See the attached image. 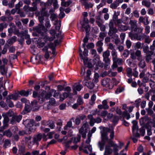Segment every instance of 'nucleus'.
<instances>
[{"instance_id":"1","label":"nucleus","mask_w":155,"mask_h":155,"mask_svg":"<svg viewBox=\"0 0 155 155\" xmlns=\"http://www.w3.org/2000/svg\"><path fill=\"white\" fill-rule=\"evenodd\" d=\"M100 128L101 130V140L98 142V146L100 150L102 151L104 150L106 143L107 142L110 147H113L114 155H118L117 151L118 150V146L113 141L114 136V131L108 128L102 126L100 127Z\"/></svg>"},{"instance_id":"2","label":"nucleus","mask_w":155,"mask_h":155,"mask_svg":"<svg viewBox=\"0 0 155 155\" xmlns=\"http://www.w3.org/2000/svg\"><path fill=\"white\" fill-rule=\"evenodd\" d=\"M109 30L108 32L109 36L114 37L115 35H117L116 33L118 31V29L114 26V23L112 20H111L109 23Z\"/></svg>"},{"instance_id":"3","label":"nucleus","mask_w":155,"mask_h":155,"mask_svg":"<svg viewBox=\"0 0 155 155\" xmlns=\"http://www.w3.org/2000/svg\"><path fill=\"white\" fill-rule=\"evenodd\" d=\"M51 96V90L47 93L43 91L38 97V101L40 103H42L45 99H48Z\"/></svg>"},{"instance_id":"4","label":"nucleus","mask_w":155,"mask_h":155,"mask_svg":"<svg viewBox=\"0 0 155 155\" xmlns=\"http://www.w3.org/2000/svg\"><path fill=\"white\" fill-rule=\"evenodd\" d=\"M32 29L34 31H36L41 36H43L44 32H46L47 31V29H46L45 26L43 24H39L38 26L34 27Z\"/></svg>"},{"instance_id":"5","label":"nucleus","mask_w":155,"mask_h":155,"mask_svg":"<svg viewBox=\"0 0 155 155\" xmlns=\"http://www.w3.org/2000/svg\"><path fill=\"white\" fill-rule=\"evenodd\" d=\"M110 55V52L108 50H107L103 52V61L105 62L104 66V68L106 69L107 66L109 65L110 62V60L109 58Z\"/></svg>"},{"instance_id":"6","label":"nucleus","mask_w":155,"mask_h":155,"mask_svg":"<svg viewBox=\"0 0 155 155\" xmlns=\"http://www.w3.org/2000/svg\"><path fill=\"white\" fill-rule=\"evenodd\" d=\"M102 85L108 87L109 89H111L113 87V85L109 79H103L102 81Z\"/></svg>"},{"instance_id":"7","label":"nucleus","mask_w":155,"mask_h":155,"mask_svg":"<svg viewBox=\"0 0 155 155\" xmlns=\"http://www.w3.org/2000/svg\"><path fill=\"white\" fill-rule=\"evenodd\" d=\"M36 123L35 121L33 120H31L27 124V126L28 129V134H30L33 130V129L32 127L35 126H37Z\"/></svg>"},{"instance_id":"8","label":"nucleus","mask_w":155,"mask_h":155,"mask_svg":"<svg viewBox=\"0 0 155 155\" xmlns=\"http://www.w3.org/2000/svg\"><path fill=\"white\" fill-rule=\"evenodd\" d=\"M72 95L71 93H67L66 92H64L62 94L60 95V101H63L65 98L68 97L70 98H72Z\"/></svg>"},{"instance_id":"9","label":"nucleus","mask_w":155,"mask_h":155,"mask_svg":"<svg viewBox=\"0 0 155 155\" xmlns=\"http://www.w3.org/2000/svg\"><path fill=\"white\" fill-rule=\"evenodd\" d=\"M42 137V135L40 133L34 135L33 138V142L38 143V142L41 140Z\"/></svg>"},{"instance_id":"10","label":"nucleus","mask_w":155,"mask_h":155,"mask_svg":"<svg viewBox=\"0 0 155 155\" xmlns=\"http://www.w3.org/2000/svg\"><path fill=\"white\" fill-rule=\"evenodd\" d=\"M113 152L112 149L110 147V146L106 145L105 147V151L104 155H109Z\"/></svg>"},{"instance_id":"11","label":"nucleus","mask_w":155,"mask_h":155,"mask_svg":"<svg viewBox=\"0 0 155 155\" xmlns=\"http://www.w3.org/2000/svg\"><path fill=\"white\" fill-rule=\"evenodd\" d=\"M137 34V33H134V31L133 30L128 33L129 37L132 40H137L138 38Z\"/></svg>"},{"instance_id":"12","label":"nucleus","mask_w":155,"mask_h":155,"mask_svg":"<svg viewBox=\"0 0 155 155\" xmlns=\"http://www.w3.org/2000/svg\"><path fill=\"white\" fill-rule=\"evenodd\" d=\"M129 24L130 25L131 29L133 31L135 29V28H136L138 27L137 21L136 20H130Z\"/></svg>"},{"instance_id":"13","label":"nucleus","mask_w":155,"mask_h":155,"mask_svg":"<svg viewBox=\"0 0 155 155\" xmlns=\"http://www.w3.org/2000/svg\"><path fill=\"white\" fill-rule=\"evenodd\" d=\"M20 96L18 94H12L8 95L6 98L8 99L11 100V99L15 101L17 100Z\"/></svg>"},{"instance_id":"14","label":"nucleus","mask_w":155,"mask_h":155,"mask_svg":"<svg viewBox=\"0 0 155 155\" xmlns=\"http://www.w3.org/2000/svg\"><path fill=\"white\" fill-rule=\"evenodd\" d=\"M83 85L87 86L89 88L92 89L93 88L94 84L91 81H87L86 80H84L83 82Z\"/></svg>"},{"instance_id":"15","label":"nucleus","mask_w":155,"mask_h":155,"mask_svg":"<svg viewBox=\"0 0 155 155\" xmlns=\"http://www.w3.org/2000/svg\"><path fill=\"white\" fill-rule=\"evenodd\" d=\"M23 9L24 11L26 12H35L36 11L33 6L30 7L28 5H25L23 8Z\"/></svg>"},{"instance_id":"16","label":"nucleus","mask_w":155,"mask_h":155,"mask_svg":"<svg viewBox=\"0 0 155 155\" xmlns=\"http://www.w3.org/2000/svg\"><path fill=\"white\" fill-rule=\"evenodd\" d=\"M118 31L119 30L121 32L126 31L128 29V27L127 26L122 25H118Z\"/></svg>"},{"instance_id":"17","label":"nucleus","mask_w":155,"mask_h":155,"mask_svg":"<svg viewBox=\"0 0 155 155\" xmlns=\"http://www.w3.org/2000/svg\"><path fill=\"white\" fill-rule=\"evenodd\" d=\"M82 87V86L81 85L75 84L74 86L73 89V92L74 94H77V92L76 91H79L81 90Z\"/></svg>"},{"instance_id":"18","label":"nucleus","mask_w":155,"mask_h":155,"mask_svg":"<svg viewBox=\"0 0 155 155\" xmlns=\"http://www.w3.org/2000/svg\"><path fill=\"white\" fill-rule=\"evenodd\" d=\"M13 114V112L11 110H9L7 113H3L2 114V116L3 117H11L12 116Z\"/></svg>"},{"instance_id":"19","label":"nucleus","mask_w":155,"mask_h":155,"mask_svg":"<svg viewBox=\"0 0 155 155\" xmlns=\"http://www.w3.org/2000/svg\"><path fill=\"white\" fill-rule=\"evenodd\" d=\"M87 117L90 120L89 124L91 126H93L95 123V119H94L91 115H89L87 116Z\"/></svg>"},{"instance_id":"20","label":"nucleus","mask_w":155,"mask_h":155,"mask_svg":"<svg viewBox=\"0 0 155 155\" xmlns=\"http://www.w3.org/2000/svg\"><path fill=\"white\" fill-rule=\"evenodd\" d=\"M3 117L4 118V119L3 122V129H4L8 127V122L9 120L8 117Z\"/></svg>"},{"instance_id":"21","label":"nucleus","mask_w":155,"mask_h":155,"mask_svg":"<svg viewBox=\"0 0 155 155\" xmlns=\"http://www.w3.org/2000/svg\"><path fill=\"white\" fill-rule=\"evenodd\" d=\"M153 54L152 51H149L148 53L147 54L145 60L147 62H149L152 59L151 56Z\"/></svg>"},{"instance_id":"22","label":"nucleus","mask_w":155,"mask_h":155,"mask_svg":"<svg viewBox=\"0 0 155 155\" xmlns=\"http://www.w3.org/2000/svg\"><path fill=\"white\" fill-rule=\"evenodd\" d=\"M113 21L114 22V23L115 25L117 27L118 25H120V24H121L123 21L122 20L120 19H118V18H113Z\"/></svg>"},{"instance_id":"23","label":"nucleus","mask_w":155,"mask_h":155,"mask_svg":"<svg viewBox=\"0 0 155 155\" xmlns=\"http://www.w3.org/2000/svg\"><path fill=\"white\" fill-rule=\"evenodd\" d=\"M86 129H84L82 127H81L79 130V133L81 134L82 137L84 138H85L86 137Z\"/></svg>"},{"instance_id":"24","label":"nucleus","mask_w":155,"mask_h":155,"mask_svg":"<svg viewBox=\"0 0 155 155\" xmlns=\"http://www.w3.org/2000/svg\"><path fill=\"white\" fill-rule=\"evenodd\" d=\"M138 60L140 61L138 65L140 67L142 68H143L145 67L146 66V63L144 60L141 58H140V60Z\"/></svg>"},{"instance_id":"25","label":"nucleus","mask_w":155,"mask_h":155,"mask_svg":"<svg viewBox=\"0 0 155 155\" xmlns=\"http://www.w3.org/2000/svg\"><path fill=\"white\" fill-rule=\"evenodd\" d=\"M82 52V51L80 50V58L81 59L83 60L84 64L85 65H87V64L88 63V59L87 57H84L83 56L81 53Z\"/></svg>"},{"instance_id":"26","label":"nucleus","mask_w":155,"mask_h":155,"mask_svg":"<svg viewBox=\"0 0 155 155\" xmlns=\"http://www.w3.org/2000/svg\"><path fill=\"white\" fill-rule=\"evenodd\" d=\"M119 3L117 1L114 2L112 3L110 5V8L112 9H116L118 6L119 5Z\"/></svg>"},{"instance_id":"27","label":"nucleus","mask_w":155,"mask_h":155,"mask_svg":"<svg viewBox=\"0 0 155 155\" xmlns=\"http://www.w3.org/2000/svg\"><path fill=\"white\" fill-rule=\"evenodd\" d=\"M16 37L15 36H14L11 38L8 39L7 41V42L8 44L11 45L16 41Z\"/></svg>"},{"instance_id":"28","label":"nucleus","mask_w":155,"mask_h":155,"mask_svg":"<svg viewBox=\"0 0 155 155\" xmlns=\"http://www.w3.org/2000/svg\"><path fill=\"white\" fill-rule=\"evenodd\" d=\"M99 61V55H96L94 56V59L93 60V64L95 65L97 64V63H100Z\"/></svg>"},{"instance_id":"29","label":"nucleus","mask_w":155,"mask_h":155,"mask_svg":"<svg viewBox=\"0 0 155 155\" xmlns=\"http://www.w3.org/2000/svg\"><path fill=\"white\" fill-rule=\"evenodd\" d=\"M82 5L84 6L85 8L87 9L89 8H92L93 7V5L92 3L91 2H88L87 1L83 3Z\"/></svg>"},{"instance_id":"30","label":"nucleus","mask_w":155,"mask_h":155,"mask_svg":"<svg viewBox=\"0 0 155 155\" xmlns=\"http://www.w3.org/2000/svg\"><path fill=\"white\" fill-rule=\"evenodd\" d=\"M74 120L73 118L71 119L70 120L68 121L66 125L64 127V129L65 130H68V128H70L72 127V123L71 120Z\"/></svg>"},{"instance_id":"31","label":"nucleus","mask_w":155,"mask_h":155,"mask_svg":"<svg viewBox=\"0 0 155 155\" xmlns=\"http://www.w3.org/2000/svg\"><path fill=\"white\" fill-rule=\"evenodd\" d=\"M103 22L101 23L98 24L97 25V26L100 27V30L102 32H104L106 29V27L105 25L103 24Z\"/></svg>"},{"instance_id":"32","label":"nucleus","mask_w":155,"mask_h":155,"mask_svg":"<svg viewBox=\"0 0 155 155\" xmlns=\"http://www.w3.org/2000/svg\"><path fill=\"white\" fill-rule=\"evenodd\" d=\"M82 27V28L84 29L87 33H88L90 30V26L87 24H83Z\"/></svg>"},{"instance_id":"33","label":"nucleus","mask_w":155,"mask_h":155,"mask_svg":"<svg viewBox=\"0 0 155 155\" xmlns=\"http://www.w3.org/2000/svg\"><path fill=\"white\" fill-rule=\"evenodd\" d=\"M111 55L112 57L113 60L116 59L117 57V53L115 49H113L111 52Z\"/></svg>"},{"instance_id":"34","label":"nucleus","mask_w":155,"mask_h":155,"mask_svg":"<svg viewBox=\"0 0 155 155\" xmlns=\"http://www.w3.org/2000/svg\"><path fill=\"white\" fill-rule=\"evenodd\" d=\"M112 38L114 39V43L116 45H117L120 43V40L118 38V35H115L114 37H112Z\"/></svg>"},{"instance_id":"35","label":"nucleus","mask_w":155,"mask_h":155,"mask_svg":"<svg viewBox=\"0 0 155 155\" xmlns=\"http://www.w3.org/2000/svg\"><path fill=\"white\" fill-rule=\"evenodd\" d=\"M0 71L1 74L3 75L5 74L6 73V70L4 65L0 66Z\"/></svg>"},{"instance_id":"36","label":"nucleus","mask_w":155,"mask_h":155,"mask_svg":"<svg viewBox=\"0 0 155 155\" xmlns=\"http://www.w3.org/2000/svg\"><path fill=\"white\" fill-rule=\"evenodd\" d=\"M3 135H6L7 137H11L12 135V133L11 131L9 130L8 129L4 131L3 133Z\"/></svg>"},{"instance_id":"37","label":"nucleus","mask_w":155,"mask_h":155,"mask_svg":"<svg viewBox=\"0 0 155 155\" xmlns=\"http://www.w3.org/2000/svg\"><path fill=\"white\" fill-rule=\"evenodd\" d=\"M142 4L143 5L145 6L148 8H149L151 5L150 2L146 0H143L142 1Z\"/></svg>"},{"instance_id":"38","label":"nucleus","mask_w":155,"mask_h":155,"mask_svg":"<svg viewBox=\"0 0 155 155\" xmlns=\"http://www.w3.org/2000/svg\"><path fill=\"white\" fill-rule=\"evenodd\" d=\"M72 3V2L70 0H69L67 2H61V5L62 6L65 7L68 6L71 4Z\"/></svg>"},{"instance_id":"39","label":"nucleus","mask_w":155,"mask_h":155,"mask_svg":"<svg viewBox=\"0 0 155 155\" xmlns=\"http://www.w3.org/2000/svg\"><path fill=\"white\" fill-rule=\"evenodd\" d=\"M96 23L97 25L98 24L101 23L103 22L102 19H101L100 15H97L95 16Z\"/></svg>"},{"instance_id":"40","label":"nucleus","mask_w":155,"mask_h":155,"mask_svg":"<svg viewBox=\"0 0 155 155\" xmlns=\"http://www.w3.org/2000/svg\"><path fill=\"white\" fill-rule=\"evenodd\" d=\"M54 25H55V28L56 29L59 31L61 26V21L60 20L56 21V22L54 23Z\"/></svg>"},{"instance_id":"41","label":"nucleus","mask_w":155,"mask_h":155,"mask_svg":"<svg viewBox=\"0 0 155 155\" xmlns=\"http://www.w3.org/2000/svg\"><path fill=\"white\" fill-rule=\"evenodd\" d=\"M34 1L32 3V6H33L36 10L37 11V4L40 3L41 0H34Z\"/></svg>"},{"instance_id":"42","label":"nucleus","mask_w":155,"mask_h":155,"mask_svg":"<svg viewBox=\"0 0 155 155\" xmlns=\"http://www.w3.org/2000/svg\"><path fill=\"white\" fill-rule=\"evenodd\" d=\"M96 99V96L95 94H93L91 97L90 104L91 105H93L95 103V101Z\"/></svg>"},{"instance_id":"43","label":"nucleus","mask_w":155,"mask_h":155,"mask_svg":"<svg viewBox=\"0 0 155 155\" xmlns=\"http://www.w3.org/2000/svg\"><path fill=\"white\" fill-rule=\"evenodd\" d=\"M143 30V28L142 27H137L134 30V32H137V34H139L142 33Z\"/></svg>"},{"instance_id":"44","label":"nucleus","mask_w":155,"mask_h":155,"mask_svg":"<svg viewBox=\"0 0 155 155\" xmlns=\"http://www.w3.org/2000/svg\"><path fill=\"white\" fill-rule=\"evenodd\" d=\"M50 18L51 19L52 21H55V22L56 21H58V20L57 16L54 14H52L51 15Z\"/></svg>"},{"instance_id":"45","label":"nucleus","mask_w":155,"mask_h":155,"mask_svg":"<svg viewBox=\"0 0 155 155\" xmlns=\"http://www.w3.org/2000/svg\"><path fill=\"white\" fill-rule=\"evenodd\" d=\"M45 42H47L48 41H53L54 39L53 38H51V37H49L47 35H45L44 37L43 38Z\"/></svg>"},{"instance_id":"46","label":"nucleus","mask_w":155,"mask_h":155,"mask_svg":"<svg viewBox=\"0 0 155 155\" xmlns=\"http://www.w3.org/2000/svg\"><path fill=\"white\" fill-rule=\"evenodd\" d=\"M136 57H137V60H140V58H142V56L141 55V52L139 50H137L135 53Z\"/></svg>"},{"instance_id":"47","label":"nucleus","mask_w":155,"mask_h":155,"mask_svg":"<svg viewBox=\"0 0 155 155\" xmlns=\"http://www.w3.org/2000/svg\"><path fill=\"white\" fill-rule=\"evenodd\" d=\"M45 8H42V10L43 11H42L41 15L43 17H48L49 15V14L48 13L47 11H46L45 10Z\"/></svg>"},{"instance_id":"48","label":"nucleus","mask_w":155,"mask_h":155,"mask_svg":"<svg viewBox=\"0 0 155 155\" xmlns=\"http://www.w3.org/2000/svg\"><path fill=\"white\" fill-rule=\"evenodd\" d=\"M143 44V43H141L140 42H137L135 44V48L137 49L142 48Z\"/></svg>"},{"instance_id":"49","label":"nucleus","mask_w":155,"mask_h":155,"mask_svg":"<svg viewBox=\"0 0 155 155\" xmlns=\"http://www.w3.org/2000/svg\"><path fill=\"white\" fill-rule=\"evenodd\" d=\"M31 111L30 108L28 106H25L24 110L22 112L21 114H25L26 113H27L30 112Z\"/></svg>"},{"instance_id":"50","label":"nucleus","mask_w":155,"mask_h":155,"mask_svg":"<svg viewBox=\"0 0 155 155\" xmlns=\"http://www.w3.org/2000/svg\"><path fill=\"white\" fill-rule=\"evenodd\" d=\"M6 99V101L8 104V106L10 107H14V104L13 102L10 100L8 99Z\"/></svg>"},{"instance_id":"51","label":"nucleus","mask_w":155,"mask_h":155,"mask_svg":"<svg viewBox=\"0 0 155 155\" xmlns=\"http://www.w3.org/2000/svg\"><path fill=\"white\" fill-rule=\"evenodd\" d=\"M49 34L51 35V37L53 38V39H54L55 38V34H56V31L54 29H51L49 30Z\"/></svg>"},{"instance_id":"52","label":"nucleus","mask_w":155,"mask_h":155,"mask_svg":"<svg viewBox=\"0 0 155 155\" xmlns=\"http://www.w3.org/2000/svg\"><path fill=\"white\" fill-rule=\"evenodd\" d=\"M19 93L21 95L25 96H27L29 94L28 91H25L24 90L20 91Z\"/></svg>"},{"instance_id":"53","label":"nucleus","mask_w":155,"mask_h":155,"mask_svg":"<svg viewBox=\"0 0 155 155\" xmlns=\"http://www.w3.org/2000/svg\"><path fill=\"white\" fill-rule=\"evenodd\" d=\"M127 75L129 77H131L132 76V70L130 68H128L126 69Z\"/></svg>"},{"instance_id":"54","label":"nucleus","mask_w":155,"mask_h":155,"mask_svg":"<svg viewBox=\"0 0 155 155\" xmlns=\"http://www.w3.org/2000/svg\"><path fill=\"white\" fill-rule=\"evenodd\" d=\"M10 144V141L8 140H6L4 142V144L3 145V147L6 149L7 148V147Z\"/></svg>"},{"instance_id":"55","label":"nucleus","mask_w":155,"mask_h":155,"mask_svg":"<svg viewBox=\"0 0 155 155\" xmlns=\"http://www.w3.org/2000/svg\"><path fill=\"white\" fill-rule=\"evenodd\" d=\"M122 115L123 117H126L127 119H128L130 117V115L127 111L124 112L122 114Z\"/></svg>"},{"instance_id":"56","label":"nucleus","mask_w":155,"mask_h":155,"mask_svg":"<svg viewBox=\"0 0 155 155\" xmlns=\"http://www.w3.org/2000/svg\"><path fill=\"white\" fill-rule=\"evenodd\" d=\"M15 118V120L18 123H19L21 120L22 119V116L21 115H19L18 116L14 115L13 116Z\"/></svg>"},{"instance_id":"57","label":"nucleus","mask_w":155,"mask_h":155,"mask_svg":"<svg viewBox=\"0 0 155 155\" xmlns=\"http://www.w3.org/2000/svg\"><path fill=\"white\" fill-rule=\"evenodd\" d=\"M114 62L115 63H117L119 65H120L122 62V60L121 58H118L117 57L116 59L114 60H113Z\"/></svg>"},{"instance_id":"58","label":"nucleus","mask_w":155,"mask_h":155,"mask_svg":"<svg viewBox=\"0 0 155 155\" xmlns=\"http://www.w3.org/2000/svg\"><path fill=\"white\" fill-rule=\"evenodd\" d=\"M7 24L6 23H2L0 24V32L2 31L4 28L7 26Z\"/></svg>"},{"instance_id":"59","label":"nucleus","mask_w":155,"mask_h":155,"mask_svg":"<svg viewBox=\"0 0 155 155\" xmlns=\"http://www.w3.org/2000/svg\"><path fill=\"white\" fill-rule=\"evenodd\" d=\"M45 27L46 29H49L51 26V25L50 23V21L48 20L46 21L45 23Z\"/></svg>"},{"instance_id":"60","label":"nucleus","mask_w":155,"mask_h":155,"mask_svg":"<svg viewBox=\"0 0 155 155\" xmlns=\"http://www.w3.org/2000/svg\"><path fill=\"white\" fill-rule=\"evenodd\" d=\"M106 36V33L104 32H101L99 34V37L101 38L102 39H104V37Z\"/></svg>"},{"instance_id":"61","label":"nucleus","mask_w":155,"mask_h":155,"mask_svg":"<svg viewBox=\"0 0 155 155\" xmlns=\"http://www.w3.org/2000/svg\"><path fill=\"white\" fill-rule=\"evenodd\" d=\"M125 44L127 48L129 49L131 46L132 43L130 40H127L126 41Z\"/></svg>"},{"instance_id":"62","label":"nucleus","mask_w":155,"mask_h":155,"mask_svg":"<svg viewBox=\"0 0 155 155\" xmlns=\"http://www.w3.org/2000/svg\"><path fill=\"white\" fill-rule=\"evenodd\" d=\"M51 92L52 94L54 93L53 96L54 97L58 98L59 94V93L57 92L56 90H55L54 89H51Z\"/></svg>"},{"instance_id":"63","label":"nucleus","mask_w":155,"mask_h":155,"mask_svg":"<svg viewBox=\"0 0 155 155\" xmlns=\"http://www.w3.org/2000/svg\"><path fill=\"white\" fill-rule=\"evenodd\" d=\"M145 42L147 44H149L151 41V39L149 38V36H146L144 35Z\"/></svg>"},{"instance_id":"64","label":"nucleus","mask_w":155,"mask_h":155,"mask_svg":"<svg viewBox=\"0 0 155 155\" xmlns=\"http://www.w3.org/2000/svg\"><path fill=\"white\" fill-rule=\"evenodd\" d=\"M147 119L148 118L147 117H144L140 119V122L142 123V124H144L146 122Z\"/></svg>"}]
</instances>
